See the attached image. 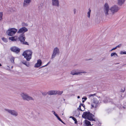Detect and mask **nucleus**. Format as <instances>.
<instances>
[{
  "label": "nucleus",
  "mask_w": 126,
  "mask_h": 126,
  "mask_svg": "<svg viewBox=\"0 0 126 126\" xmlns=\"http://www.w3.org/2000/svg\"><path fill=\"white\" fill-rule=\"evenodd\" d=\"M94 116V115L91 113L89 111L84 112L82 115V117L85 119H88L91 121H95V119L93 118Z\"/></svg>",
  "instance_id": "f257e3e1"
},
{
  "label": "nucleus",
  "mask_w": 126,
  "mask_h": 126,
  "mask_svg": "<svg viewBox=\"0 0 126 126\" xmlns=\"http://www.w3.org/2000/svg\"><path fill=\"white\" fill-rule=\"evenodd\" d=\"M17 29L15 28H10L7 31L6 33L9 36H13L17 32Z\"/></svg>",
  "instance_id": "f03ea898"
},
{
  "label": "nucleus",
  "mask_w": 126,
  "mask_h": 126,
  "mask_svg": "<svg viewBox=\"0 0 126 126\" xmlns=\"http://www.w3.org/2000/svg\"><path fill=\"white\" fill-rule=\"evenodd\" d=\"M21 95L23 99L24 100L29 101L30 100H34V99L32 97L28 96L27 94L24 93H22Z\"/></svg>",
  "instance_id": "7ed1b4c3"
},
{
  "label": "nucleus",
  "mask_w": 126,
  "mask_h": 126,
  "mask_svg": "<svg viewBox=\"0 0 126 126\" xmlns=\"http://www.w3.org/2000/svg\"><path fill=\"white\" fill-rule=\"evenodd\" d=\"M60 53L59 49L57 47H56L54 49L53 54L51 56V59H53L56 56V55H58Z\"/></svg>",
  "instance_id": "20e7f679"
},
{
  "label": "nucleus",
  "mask_w": 126,
  "mask_h": 126,
  "mask_svg": "<svg viewBox=\"0 0 126 126\" xmlns=\"http://www.w3.org/2000/svg\"><path fill=\"white\" fill-rule=\"evenodd\" d=\"M120 7L118 6L114 5L111 7L110 8V10L113 14L117 12L120 9Z\"/></svg>",
  "instance_id": "39448f33"
},
{
  "label": "nucleus",
  "mask_w": 126,
  "mask_h": 126,
  "mask_svg": "<svg viewBox=\"0 0 126 126\" xmlns=\"http://www.w3.org/2000/svg\"><path fill=\"white\" fill-rule=\"evenodd\" d=\"M28 29L25 27H23L20 29L17 32L18 33H21L24 34V33L27 32Z\"/></svg>",
  "instance_id": "423d86ee"
},
{
  "label": "nucleus",
  "mask_w": 126,
  "mask_h": 126,
  "mask_svg": "<svg viewBox=\"0 0 126 126\" xmlns=\"http://www.w3.org/2000/svg\"><path fill=\"white\" fill-rule=\"evenodd\" d=\"M5 110L6 111L8 112L9 113L15 116H16L18 115V113L17 112L14 110H11L6 109H5Z\"/></svg>",
  "instance_id": "0eeeda50"
},
{
  "label": "nucleus",
  "mask_w": 126,
  "mask_h": 126,
  "mask_svg": "<svg viewBox=\"0 0 126 126\" xmlns=\"http://www.w3.org/2000/svg\"><path fill=\"white\" fill-rule=\"evenodd\" d=\"M25 34H21L18 38V41H20L21 43L24 41L25 39Z\"/></svg>",
  "instance_id": "6e6552de"
},
{
  "label": "nucleus",
  "mask_w": 126,
  "mask_h": 126,
  "mask_svg": "<svg viewBox=\"0 0 126 126\" xmlns=\"http://www.w3.org/2000/svg\"><path fill=\"white\" fill-rule=\"evenodd\" d=\"M104 9L106 15H107L109 14L108 12L109 11V7L107 3H106L105 4Z\"/></svg>",
  "instance_id": "1a4fd4ad"
},
{
  "label": "nucleus",
  "mask_w": 126,
  "mask_h": 126,
  "mask_svg": "<svg viewBox=\"0 0 126 126\" xmlns=\"http://www.w3.org/2000/svg\"><path fill=\"white\" fill-rule=\"evenodd\" d=\"M11 51L14 52L18 53L20 52V49L16 46L10 48Z\"/></svg>",
  "instance_id": "9d476101"
},
{
  "label": "nucleus",
  "mask_w": 126,
  "mask_h": 126,
  "mask_svg": "<svg viewBox=\"0 0 126 126\" xmlns=\"http://www.w3.org/2000/svg\"><path fill=\"white\" fill-rule=\"evenodd\" d=\"M87 72L85 71H83L81 72V71H79L78 72H76V71L75 70H72L71 71L70 74L73 75H78L79 74L81 73H85Z\"/></svg>",
  "instance_id": "9b49d317"
},
{
  "label": "nucleus",
  "mask_w": 126,
  "mask_h": 126,
  "mask_svg": "<svg viewBox=\"0 0 126 126\" xmlns=\"http://www.w3.org/2000/svg\"><path fill=\"white\" fill-rule=\"evenodd\" d=\"M52 5L53 6H57L58 7L59 5V0H52Z\"/></svg>",
  "instance_id": "f8f14e48"
},
{
  "label": "nucleus",
  "mask_w": 126,
  "mask_h": 126,
  "mask_svg": "<svg viewBox=\"0 0 126 126\" xmlns=\"http://www.w3.org/2000/svg\"><path fill=\"white\" fill-rule=\"evenodd\" d=\"M22 55L28 61H30V60L32 58V56L29 55L28 54H26L23 53Z\"/></svg>",
  "instance_id": "ddd939ff"
},
{
  "label": "nucleus",
  "mask_w": 126,
  "mask_h": 126,
  "mask_svg": "<svg viewBox=\"0 0 126 126\" xmlns=\"http://www.w3.org/2000/svg\"><path fill=\"white\" fill-rule=\"evenodd\" d=\"M31 1V0H24L23 6L24 7H27L29 5Z\"/></svg>",
  "instance_id": "4468645a"
},
{
  "label": "nucleus",
  "mask_w": 126,
  "mask_h": 126,
  "mask_svg": "<svg viewBox=\"0 0 126 126\" xmlns=\"http://www.w3.org/2000/svg\"><path fill=\"white\" fill-rule=\"evenodd\" d=\"M42 63V61L40 59H39L37 60V63H36L34 66V67L38 68L41 65Z\"/></svg>",
  "instance_id": "2eb2a0df"
},
{
  "label": "nucleus",
  "mask_w": 126,
  "mask_h": 126,
  "mask_svg": "<svg viewBox=\"0 0 126 126\" xmlns=\"http://www.w3.org/2000/svg\"><path fill=\"white\" fill-rule=\"evenodd\" d=\"M9 40H11L12 41H18V40L17 36H16L9 37Z\"/></svg>",
  "instance_id": "dca6fc26"
},
{
  "label": "nucleus",
  "mask_w": 126,
  "mask_h": 126,
  "mask_svg": "<svg viewBox=\"0 0 126 126\" xmlns=\"http://www.w3.org/2000/svg\"><path fill=\"white\" fill-rule=\"evenodd\" d=\"M23 53L25 54L26 53L27 54H28L29 55L32 56V50H28L24 51Z\"/></svg>",
  "instance_id": "f3484780"
},
{
  "label": "nucleus",
  "mask_w": 126,
  "mask_h": 126,
  "mask_svg": "<svg viewBox=\"0 0 126 126\" xmlns=\"http://www.w3.org/2000/svg\"><path fill=\"white\" fill-rule=\"evenodd\" d=\"M84 121L85 124L84 126H92V125L91 124V122L90 121L86 120H85Z\"/></svg>",
  "instance_id": "a211bd4d"
},
{
  "label": "nucleus",
  "mask_w": 126,
  "mask_h": 126,
  "mask_svg": "<svg viewBox=\"0 0 126 126\" xmlns=\"http://www.w3.org/2000/svg\"><path fill=\"white\" fill-rule=\"evenodd\" d=\"M111 99L109 97H105L104 100H103V102L105 103H107L110 102L111 101Z\"/></svg>",
  "instance_id": "6ab92c4d"
},
{
  "label": "nucleus",
  "mask_w": 126,
  "mask_h": 126,
  "mask_svg": "<svg viewBox=\"0 0 126 126\" xmlns=\"http://www.w3.org/2000/svg\"><path fill=\"white\" fill-rule=\"evenodd\" d=\"M126 0H118V4L120 5L121 6L124 2Z\"/></svg>",
  "instance_id": "aec40b11"
},
{
  "label": "nucleus",
  "mask_w": 126,
  "mask_h": 126,
  "mask_svg": "<svg viewBox=\"0 0 126 126\" xmlns=\"http://www.w3.org/2000/svg\"><path fill=\"white\" fill-rule=\"evenodd\" d=\"M48 94L49 95H55V91H50L48 92Z\"/></svg>",
  "instance_id": "412c9836"
},
{
  "label": "nucleus",
  "mask_w": 126,
  "mask_h": 126,
  "mask_svg": "<svg viewBox=\"0 0 126 126\" xmlns=\"http://www.w3.org/2000/svg\"><path fill=\"white\" fill-rule=\"evenodd\" d=\"M63 92L62 91H55V95L58 94V95H61L63 93Z\"/></svg>",
  "instance_id": "4be33fe9"
},
{
  "label": "nucleus",
  "mask_w": 126,
  "mask_h": 126,
  "mask_svg": "<svg viewBox=\"0 0 126 126\" xmlns=\"http://www.w3.org/2000/svg\"><path fill=\"white\" fill-rule=\"evenodd\" d=\"M22 63L23 64L25 65L27 67H29L30 66V64L29 62L26 61L22 62Z\"/></svg>",
  "instance_id": "5701e85b"
},
{
  "label": "nucleus",
  "mask_w": 126,
  "mask_h": 126,
  "mask_svg": "<svg viewBox=\"0 0 126 126\" xmlns=\"http://www.w3.org/2000/svg\"><path fill=\"white\" fill-rule=\"evenodd\" d=\"M8 10L11 12H14L15 11V8L14 7H9Z\"/></svg>",
  "instance_id": "b1692460"
},
{
  "label": "nucleus",
  "mask_w": 126,
  "mask_h": 126,
  "mask_svg": "<svg viewBox=\"0 0 126 126\" xmlns=\"http://www.w3.org/2000/svg\"><path fill=\"white\" fill-rule=\"evenodd\" d=\"M93 100L94 103L96 104H97L98 103V101L95 98H94L93 99Z\"/></svg>",
  "instance_id": "393cba45"
},
{
  "label": "nucleus",
  "mask_w": 126,
  "mask_h": 126,
  "mask_svg": "<svg viewBox=\"0 0 126 126\" xmlns=\"http://www.w3.org/2000/svg\"><path fill=\"white\" fill-rule=\"evenodd\" d=\"M116 56L117 57H118V55L117 53L115 52H113L111 54V57H112L113 56Z\"/></svg>",
  "instance_id": "a878e982"
},
{
  "label": "nucleus",
  "mask_w": 126,
  "mask_h": 126,
  "mask_svg": "<svg viewBox=\"0 0 126 126\" xmlns=\"http://www.w3.org/2000/svg\"><path fill=\"white\" fill-rule=\"evenodd\" d=\"M15 58L13 57H12L10 59V60L11 62L13 63H14Z\"/></svg>",
  "instance_id": "bb28decb"
},
{
  "label": "nucleus",
  "mask_w": 126,
  "mask_h": 126,
  "mask_svg": "<svg viewBox=\"0 0 126 126\" xmlns=\"http://www.w3.org/2000/svg\"><path fill=\"white\" fill-rule=\"evenodd\" d=\"M2 39L4 42L6 43L8 42V39L4 37L2 38Z\"/></svg>",
  "instance_id": "cd10ccee"
},
{
  "label": "nucleus",
  "mask_w": 126,
  "mask_h": 126,
  "mask_svg": "<svg viewBox=\"0 0 126 126\" xmlns=\"http://www.w3.org/2000/svg\"><path fill=\"white\" fill-rule=\"evenodd\" d=\"M89 11L88 12L87 14H88V17L89 18L90 16V13L91 11V10L89 8Z\"/></svg>",
  "instance_id": "c85d7f7f"
},
{
  "label": "nucleus",
  "mask_w": 126,
  "mask_h": 126,
  "mask_svg": "<svg viewBox=\"0 0 126 126\" xmlns=\"http://www.w3.org/2000/svg\"><path fill=\"white\" fill-rule=\"evenodd\" d=\"M74 113L75 114L76 116H77V114L79 113V114L78 115V116H79V115L80 114V112L79 111H75L74 112Z\"/></svg>",
  "instance_id": "c756f323"
},
{
  "label": "nucleus",
  "mask_w": 126,
  "mask_h": 126,
  "mask_svg": "<svg viewBox=\"0 0 126 126\" xmlns=\"http://www.w3.org/2000/svg\"><path fill=\"white\" fill-rule=\"evenodd\" d=\"M42 94L43 95L45 96L48 94V92H42Z\"/></svg>",
  "instance_id": "7c9ffc66"
},
{
  "label": "nucleus",
  "mask_w": 126,
  "mask_h": 126,
  "mask_svg": "<svg viewBox=\"0 0 126 126\" xmlns=\"http://www.w3.org/2000/svg\"><path fill=\"white\" fill-rule=\"evenodd\" d=\"M2 12H0V20L2 19Z\"/></svg>",
  "instance_id": "2f4dec72"
},
{
  "label": "nucleus",
  "mask_w": 126,
  "mask_h": 126,
  "mask_svg": "<svg viewBox=\"0 0 126 126\" xmlns=\"http://www.w3.org/2000/svg\"><path fill=\"white\" fill-rule=\"evenodd\" d=\"M21 43L24 45H29L28 43L27 42H24V41H23Z\"/></svg>",
  "instance_id": "473e14b6"
},
{
  "label": "nucleus",
  "mask_w": 126,
  "mask_h": 126,
  "mask_svg": "<svg viewBox=\"0 0 126 126\" xmlns=\"http://www.w3.org/2000/svg\"><path fill=\"white\" fill-rule=\"evenodd\" d=\"M53 113L54 114V115L56 117L58 115L54 111H52Z\"/></svg>",
  "instance_id": "72a5a7b5"
},
{
  "label": "nucleus",
  "mask_w": 126,
  "mask_h": 126,
  "mask_svg": "<svg viewBox=\"0 0 126 126\" xmlns=\"http://www.w3.org/2000/svg\"><path fill=\"white\" fill-rule=\"evenodd\" d=\"M120 54H126V51H125L123 52V51H121Z\"/></svg>",
  "instance_id": "f704fd0d"
},
{
  "label": "nucleus",
  "mask_w": 126,
  "mask_h": 126,
  "mask_svg": "<svg viewBox=\"0 0 126 126\" xmlns=\"http://www.w3.org/2000/svg\"><path fill=\"white\" fill-rule=\"evenodd\" d=\"M78 109L79 110L81 111H83L84 110H82L81 109V105H80L79 107L78 108Z\"/></svg>",
  "instance_id": "c9c22d12"
},
{
  "label": "nucleus",
  "mask_w": 126,
  "mask_h": 126,
  "mask_svg": "<svg viewBox=\"0 0 126 126\" xmlns=\"http://www.w3.org/2000/svg\"><path fill=\"white\" fill-rule=\"evenodd\" d=\"M60 121H62V120L58 116H58L56 117Z\"/></svg>",
  "instance_id": "e433bc0d"
},
{
  "label": "nucleus",
  "mask_w": 126,
  "mask_h": 126,
  "mask_svg": "<svg viewBox=\"0 0 126 126\" xmlns=\"http://www.w3.org/2000/svg\"><path fill=\"white\" fill-rule=\"evenodd\" d=\"M80 105H81V106H82L84 108V109H85V105L83 104L82 103H80Z\"/></svg>",
  "instance_id": "4c0bfd02"
},
{
  "label": "nucleus",
  "mask_w": 126,
  "mask_h": 126,
  "mask_svg": "<svg viewBox=\"0 0 126 126\" xmlns=\"http://www.w3.org/2000/svg\"><path fill=\"white\" fill-rule=\"evenodd\" d=\"M122 45L121 44H120L118 46H116L117 48V47H120Z\"/></svg>",
  "instance_id": "58836bf2"
},
{
  "label": "nucleus",
  "mask_w": 126,
  "mask_h": 126,
  "mask_svg": "<svg viewBox=\"0 0 126 126\" xmlns=\"http://www.w3.org/2000/svg\"><path fill=\"white\" fill-rule=\"evenodd\" d=\"M73 118H72V119L74 121H76V119L74 117H72Z\"/></svg>",
  "instance_id": "ea45409f"
},
{
  "label": "nucleus",
  "mask_w": 126,
  "mask_h": 126,
  "mask_svg": "<svg viewBox=\"0 0 126 126\" xmlns=\"http://www.w3.org/2000/svg\"><path fill=\"white\" fill-rule=\"evenodd\" d=\"M125 88H124L123 90L122 89H121V92H124L125 91Z\"/></svg>",
  "instance_id": "a19ab883"
},
{
  "label": "nucleus",
  "mask_w": 126,
  "mask_h": 126,
  "mask_svg": "<svg viewBox=\"0 0 126 126\" xmlns=\"http://www.w3.org/2000/svg\"><path fill=\"white\" fill-rule=\"evenodd\" d=\"M76 11V9H74V14H75Z\"/></svg>",
  "instance_id": "79ce46f5"
},
{
  "label": "nucleus",
  "mask_w": 126,
  "mask_h": 126,
  "mask_svg": "<svg viewBox=\"0 0 126 126\" xmlns=\"http://www.w3.org/2000/svg\"><path fill=\"white\" fill-rule=\"evenodd\" d=\"M117 48V47H114L113 48H112L111 49V51L113 50H114L115 49H116Z\"/></svg>",
  "instance_id": "37998d69"
},
{
  "label": "nucleus",
  "mask_w": 126,
  "mask_h": 126,
  "mask_svg": "<svg viewBox=\"0 0 126 126\" xmlns=\"http://www.w3.org/2000/svg\"><path fill=\"white\" fill-rule=\"evenodd\" d=\"M51 62V61H49L48 62L46 65V66H47L48 64L50 63Z\"/></svg>",
  "instance_id": "c03bdc74"
},
{
  "label": "nucleus",
  "mask_w": 126,
  "mask_h": 126,
  "mask_svg": "<svg viewBox=\"0 0 126 126\" xmlns=\"http://www.w3.org/2000/svg\"><path fill=\"white\" fill-rule=\"evenodd\" d=\"M95 94H91L90 95H89V96L90 97H91V96H93V95H95Z\"/></svg>",
  "instance_id": "a18cd8bd"
},
{
  "label": "nucleus",
  "mask_w": 126,
  "mask_h": 126,
  "mask_svg": "<svg viewBox=\"0 0 126 126\" xmlns=\"http://www.w3.org/2000/svg\"><path fill=\"white\" fill-rule=\"evenodd\" d=\"M75 121V123L76 124H77V120H76V121Z\"/></svg>",
  "instance_id": "49530a36"
},
{
  "label": "nucleus",
  "mask_w": 126,
  "mask_h": 126,
  "mask_svg": "<svg viewBox=\"0 0 126 126\" xmlns=\"http://www.w3.org/2000/svg\"><path fill=\"white\" fill-rule=\"evenodd\" d=\"M92 107H91V109H92L94 107V106L92 104L91 105Z\"/></svg>",
  "instance_id": "de8ad7c7"
},
{
  "label": "nucleus",
  "mask_w": 126,
  "mask_h": 126,
  "mask_svg": "<svg viewBox=\"0 0 126 126\" xmlns=\"http://www.w3.org/2000/svg\"><path fill=\"white\" fill-rule=\"evenodd\" d=\"M62 123H63V124H65L64 122H63L62 120V121H61Z\"/></svg>",
  "instance_id": "09e8293b"
},
{
  "label": "nucleus",
  "mask_w": 126,
  "mask_h": 126,
  "mask_svg": "<svg viewBox=\"0 0 126 126\" xmlns=\"http://www.w3.org/2000/svg\"><path fill=\"white\" fill-rule=\"evenodd\" d=\"M46 66V65H44V66H42L40 68H42V67H44L45 66Z\"/></svg>",
  "instance_id": "8fccbe9b"
},
{
  "label": "nucleus",
  "mask_w": 126,
  "mask_h": 126,
  "mask_svg": "<svg viewBox=\"0 0 126 126\" xmlns=\"http://www.w3.org/2000/svg\"><path fill=\"white\" fill-rule=\"evenodd\" d=\"M105 57H104V58H103V59H102V61H103L104 60H105Z\"/></svg>",
  "instance_id": "3c124183"
},
{
  "label": "nucleus",
  "mask_w": 126,
  "mask_h": 126,
  "mask_svg": "<svg viewBox=\"0 0 126 126\" xmlns=\"http://www.w3.org/2000/svg\"><path fill=\"white\" fill-rule=\"evenodd\" d=\"M87 98L86 97H85L84 98V101H85L86 100H87Z\"/></svg>",
  "instance_id": "603ef678"
},
{
  "label": "nucleus",
  "mask_w": 126,
  "mask_h": 126,
  "mask_svg": "<svg viewBox=\"0 0 126 126\" xmlns=\"http://www.w3.org/2000/svg\"><path fill=\"white\" fill-rule=\"evenodd\" d=\"M41 7L40 6H39L38 7V8L39 9V10L40 9V8Z\"/></svg>",
  "instance_id": "864d4df0"
},
{
  "label": "nucleus",
  "mask_w": 126,
  "mask_h": 126,
  "mask_svg": "<svg viewBox=\"0 0 126 126\" xmlns=\"http://www.w3.org/2000/svg\"><path fill=\"white\" fill-rule=\"evenodd\" d=\"M80 98V97L79 96H78V97H77L79 99V98Z\"/></svg>",
  "instance_id": "5fc2aeb1"
},
{
  "label": "nucleus",
  "mask_w": 126,
  "mask_h": 126,
  "mask_svg": "<svg viewBox=\"0 0 126 126\" xmlns=\"http://www.w3.org/2000/svg\"><path fill=\"white\" fill-rule=\"evenodd\" d=\"M72 117H74L71 116L70 117V118H73Z\"/></svg>",
  "instance_id": "6e6d98bb"
},
{
  "label": "nucleus",
  "mask_w": 126,
  "mask_h": 126,
  "mask_svg": "<svg viewBox=\"0 0 126 126\" xmlns=\"http://www.w3.org/2000/svg\"><path fill=\"white\" fill-rule=\"evenodd\" d=\"M85 101H84V100H82V103H84Z\"/></svg>",
  "instance_id": "4d7b16f0"
},
{
  "label": "nucleus",
  "mask_w": 126,
  "mask_h": 126,
  "mask_svg": "<svg viewBox=\"0 0 126 126\" xmlns=\"http://www.w3.org/2000/svg\"><path fill=\"white\" fill-rule=\"evenodd\" d=\"M88 104H90V103L89 102H88Z\"/></svg>",
  "instance_id": "13d9d810"
},
{
  "label": "nucleus",
  "mask_w": 126,
  "mask_h": 126,
  "mask_svg": "<svg viewBox=\"0 0 126 126\" xmlns=\"http://www.w3.org/2000/svg\"><path fill=\"white\" fill-rule=\"evenodd\" d=\"M1 66V63H0V66Z\"/></svg>",
  "instance_id": "bf43d9fd"
},
{
  "label": "nucleus",
  "mask_w": 126,
  "mask_h": 126,
  "mask_svg": "<svg viewBox=\"0 0 126 126\" xmlns=\"http://www.w3.org/2000/svg\"><path fill=\"white\" fill-rule=\"evenodd\" d=\"M13 66H12L11 67V68H13Z\"/></svg>",
  "instance_id": "052dcab7"
},
{
  "label": "nucleus",
  "mask_w": 126,
  "mask_h": 126,
  "mask_svg": "<svg viewBox=\"0 0 126 126\" xmlns=\"http://www.w3.org/2000/svg\"><path fill=\"white\" fill-rule=\"evenodd\" d=\"M91 59H89V60H91Z\"/></svg>",
  "instance_id": "680f3d73"
},
{
  "label": "nucleus",
  "mask_w": 126,
  "mask_h": 126,
  "mask_svg": "<svg viewBox=\"0 0 126 126\" xmlns=\"http://www.w3.org/2000/svg\"><path fill=\"white\" fill-rule=\"evenodd\" d=\"M84 99L83 97L82 98V99Z\"/></svg>",
  "instance_id": "e2e57ef3"
},
{
  "label": "nucleus",
  "mask_w": 126,
  "mask_h": 126,
  "mask_svg": "<svg viewBox=\"0 0 126 126\" xmlns=\"http://www.w3.org/2000/svg\"><path fill=\"white\" fill-rule=\"evenodd\" d=\"M81 124H82V123H81Z\"/></svg>",
  "instance_id": "0e129e2a"
},
{
  "label": "nucleus",
  "mask_w": 126,
  "mask_h": 126,
  "mask_svg": "<svg viewBox=\"0 0 126 126\" xmlns=\"http://www.w3.org/2000/svg\"><path fill=\"white\" fill-rule=\"evenodd\" d=\"M63 100H65V99H63Z\"/></svg>",
  "instance_id": "69168bd1"
}]
</instances>
